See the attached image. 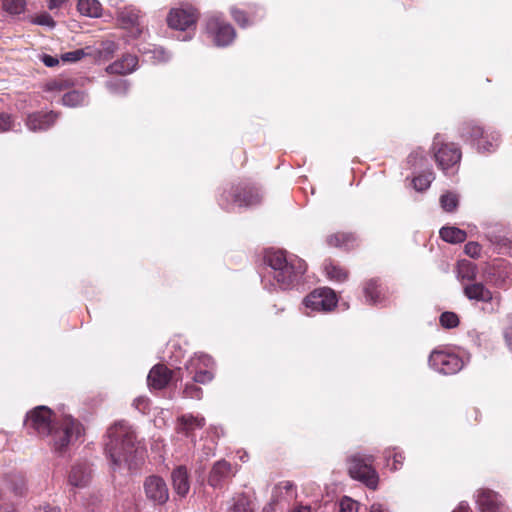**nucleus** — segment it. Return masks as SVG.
Listing matches in <instances>:
<instances>
[{"instance_id":"25","label":"nucleus","mask_w":512,"mask_h":512,"mask_svg":"<svg viewBox=\"0 0 512 512\" xmlns=\"http://www.w3.org/2000/svg\"><path fill=\"white\" fill-rule=\"evenodd\" d=\"M356 237L352 233H335L327 237V244L333 247L350 248L354 245Z\"/></svg>"},{"instance_id":"51","label":"nucleus","mask_w":512,"mask_h":512,"mask_svg":"<svg viewBox=\"0 0 512 512\" xmlns=\"http://www.w3.org/2000/svg\"><path fill=\"white\" fill-rule=\"evenodd\" d=\"M40 60L44 63L47 67H55L59 64L58 58L48 55V54H42L40 56Z\"/></svg>"},{"instance_id":"9","label":"nucleus","mask_w":512,"mask_h":512,"mask_svg":"<svg viewBox=\"0 0 512 512\" xmlns=\"http://www.w3.org/2000/svg\"><path fill=\"white\" fill-rule=\"evenodd\" d=\"M212 367L213 360L206 354L195 355L187 364V369L190 373H194V382L200 384L208 383L213 379Z\"/></svg>"},{"instance_id":"24","label":"nucleus","mask_w":512,"mask_h":512,"mask_svg":"<svg viewBox=\"0 0 512 512\" xmlns=\"http://www.w3.org/2000/svg\"><path fill=\"white\" fill-rule=\"evenodd\" d=\"M228 196L233 198V204L239 207H249L258 204L261 201V195L258 190L245 191L243 196L236 191L231 190Z\"/></svg>"},{"instance_id":"44","label":"nucleus","mask_w":512,"mask_h":512,"mask_svg":"<svg viewBox=\"0 0 512 512\" xmlns=\"http://www.w3.org/2000/svg\"><path fill=\"white\" fill-rule=\"evenodd\" d=\"M117 50V44L114 41L106 40L101 43L100 54L104 57L111 56Z\"/></svg>"},{"instance_id":"52","label":"nucleus","mask_w":512,"mask_h":512,"mask_svg":"<svg viewBox=\"0 0 512 512\" xmlns=\"http://www.w3.org/2000/svg\"><path fill=\"white\" fill-rule=\"evenodd\" d=\"M208 433L212 435L213 438H220L222 435H224V430L221 426L212 425L208 429Z\"/></svg>"},{"instance_id":"59","label":"nucleus","mask_w":512,"mask_h":512,"mask_svg":"<svg viewBox=\"0 0 512 512\" xmlns=\"http://www.w3.org/2000/svg\"><path fill=\"white\" fill-rule=\"evenodd\" d=\"M469 505L466 502H461L459 506L453 512H468Z\"/></svg>"},{"instance_id":"13","label":"nucleus","mask_w":512,"mask_h":512,"mask_svg":"<svg viewBox=\"0 0 512 512\" xmlns=\"http://www.w3.org/2000/svg\"><path fill=\"white\" fill-rule=\"evenodd\" d=\"M463 134L476 142L478 150L484 152H490L498 145V137L491 136V140H488V136L484 135L483 128L478 125H468Z\"/></svg>"},{"instance_id":"11","label":"nucleus","mask_w":512,"mask_h":512,"mask_svg":"<svg viewBox=\"0 0 512 512\" xmlns=\"http://www.w3.org/2000/svg\"><path fill=\"white\" fill-rule=\"evenodd\" d=\"M144 491L147 499L154 504L162 505L169 498L168 487L159 476H149L144 482Z\"/></svg>"},{"instance_id":"2","label":"nucleus","mask_w":512,"mask_h":512,"mask_svg":"<svg viewBox=\"0 0 512 512\" xmlns=\"http://www.w3.org/2000/svg\"><path fill=\"white\" fill-rule=\"evenodd\" d=\"M105 451L114 471H133L143 460V449L136 442L132 428L125 421L116 422L107 431Z\"/></svg>"},{"instance_id":"16","label":"nucleus","mask_w":512,"mask_h":512,"mask_svg":"<svg viewBox=\"0 0 512 512\" xmlns=\"http://www.w3.org/2000/svg\"><path fill=\"white\" fill-rule=\"evenodd\" d=\"M232 475L231 464L225 460H220L213 465L208 477V483L213 488H219Z\"/></svg>"},{"instance_id":"32","label":"nucleus","mask_w":512,"mask_h":512,"mask_svg":"<svg viewBox=\"0 0 512 512\" xmlns=\"http://www.w3.org/2000/svg\"><path fill=\"white\" fill-rule=\"evenodd\" d=\"M384 457L386 460V465L391 468V470H398L402 467L404 456L401 451H398L396 448L386 449L384 452Z\"/></svg>"},{"instance_id":"36","label":"nucleus","mask_w":512,"mask_h":512,"mask_svg":"<svg viewBox=\"0 0 512 512\" xmlns=\"http://www.w3.org/2000/svg\"><path fill=\"white\" fill-rule=\"evenodd\" d=\"M440 203L445 211L451 212L455 210L458 205V197L454 193H446L441 196Z\"/></svg>"},{"instance_id":"62","label":"nucleus","mask_w":512,"mask_h":512,"mask_svg":"<svg viewBox=\"0 0 512 512\" xmlns=\"http://www.w3.org/2000/svg\"><path fill=\"white\" fill-rule=\"evenodd\" d=\"M274 511V503H268L262 510V512H273Z\"/></svg>"},{"instance_id":"18","label":"nucleus","mask_w":512,"mask_h":512,"mask_svg":"<svg viewBox=\"0 0 512 512\" xmlns=\"http://www.w3.org/2000/svg\"><path fill=\"white\" fill-rule=\"evenodd\" d=\"M177 422V430L184 433L187 437L192 436L194 430L201 429L206 424L203 416H194L193 414H183L178 418Z\"/></svg>"},{"instance_id":"1","label":"nucleus","mask_w":512,"mask_h":512,"mask_svg":"<svg viewBox=\"0 0 512 512\" xmlns=\"http://www.w3.org/2000/svg\"><path fill=\"white\" fill-rule=\"evenodd\" d=\"M25 426L28 431L41 437L51 436L55 452L62 453L82 435V425L71 416H64L58 427L52 425V411L38 406L27 413Z\"/></svg>"},{"instance_id":"57","label":"nucleus","mask_w":512,"mask_h":512,"mask_svg":"<svg viewBox=\"0 0 512 512\" xmlns=\"http://www.w3.org/2000/svg\"><path fill=\"white\" fill-rule=\"evenodd\" d=\"M291 512H311V508L308 505H297L291 510Z\"/></svg>"},{"instance_id":"49","label":"nucleus","mask_w":512,"mask_h":512,"mask_svg":"<svg viewBox=\"0 0 512 512\" xmlns=\"http://www.w3.org/2000/svg\"><path fill=\"white\" fill-rule=\"evenodd\" d=\"M12 127L11 116L5 113H0V132H6Z\"/></svg>"},{"instance_id":"30","label":"nucleus","mask_w":512,"mask_h":512,"mask_svg":"<svg viewBox=\"0 0 512 512\" xmlns=\"http://www.w3.org/2000/svg\"><path fill=\"white\" fill-rule=\"evenodd\" d=\"M326 276L335 282H344L348 278V273L342 267L335 265L332 262H326L324 265Z\"/></svg>"},{"instance_id":"14","label":"nucleus","mask_w":512,"mask_h":512,"mask_svg":"<svg viewBox=\"0 0 512 512\" xmlns=\"http://www.w3.org/2000/svg\"><path fill=\"white\" fill-rule=\"evenodd\" d=\"M476 504L480 512H500V496L492 490L481 489L476 495Z\"/></svg>"},{"instance_id":"7","label":"nucleus","mask_w":512,"mask_h":512,"mask_svg":"<svg viewBox=\"0 0 512 512\" xmlns=\"http://www.w3.org/2000/svg\"><path fill=\"white\" fill-rule=\"evenodd\" d=\"M338 299L330 288H319L304 298V306L311 312H329L337 305Z\"/></svg>"},{"instance_id":"55","label":"nucleus","mask_w":512,"mask_h":512,"mask_svg":"<svg viewBox=\"0 0 512 512\" xmlns=\"http://www.w3.org/2000/svg\"><path fill=\"white\" fill-rule=\"evenodd\" d=\"M277 488L288 492L294 488V484L291 481H282L277 485Z\"/></svg>"},{"instance_id":"60","label":"nucleus","mask_w":512,"mask_h":512,"mask_svg":"<svg viewBox=\"0 0 512 512\" xmlns=\"http://www.w3.org/2000/svg\"><path fill=\"white\" fill-rule=\"evenodd\" d=\"M220 205L225 208V209H229L230 208V203L228 201V196H226V194L224 193V195H222V198L220 200Z\"/></svg>"},{"instance_id":"19","label":"nucleus","mask_w":512,"mask_h":512,"mask_svg":"<svg viewBox=\"0 0 512 512\" xmlns=\"http://www.w3.org/2000/svg\"><path fill=\"white\" fill-rule=\"evenodd\" d=\"M171 380V371L164 365L157 364L149 372L148 385L154 389H163Z\"/></svg>"},{"instance_id":"38","label":"nucleus","mask_w":512,"mask_h":512,"mask_svg":"<svg viewBox=\"0 0 512 512\" xmlns=\"http://www.w3.org/2000/svg\"><path fill=\"white\" fill-rule=\"evenodd\" d=\"M107 89L114 94H125L128 91V83L126 80L117 79L106 83Z\"/></svg>"},{"instance_id":"56","label":"nucleus","mask_w":512,"mask_h":512,"mask_svg":"<svg viewBox=\"0 0 512 512\" xmlns=\"http://www.w3.org/2000/svg\"><path fill=\"white\" fill-rule=\"evenodd\" d=\"M370 512H388L382 504L374 503L371 505Z\"/></svg>"},{"instance_id":"20","label":"nucleus","mask_w":512,"mask_h":512,"mask_svg":"<svg viewBox=\"0 0 512 512\" xmlns=\"http://www.w3.org/2000/svg\"><path fill=\"white\" fill-rule=\"evenodd\" d=\"M138 59L134 55H125L122 59L117 60L107 67L109 73L129 74L136 69Z\"/></svg>"},{"instance_id":"61","label":"nucleus","mask_w":512,"mask_h":512,"mask_svg":"<svg viewBox=\"0 0 512 512\" xmlns=\"http://www.w3.org/2000/svg\"><path fill=\"white\" fill-rule=\"evenodd\" d=\"M215 445H216V443L214 442L211 447L207 448V451H204V454H205L206 458H209L210 456L214 455Z\"/></svg>"},{"instance_id":"33","label":"nucleus","mask_w":512,"mask_h":512,"mask_svg":"<svg viewBox=\"0 0 512 512\" xmlns=\"http://www.w3.org/2000/svg\"><path fill=\"white\" fill-rule=\"evenodd\" d=\"M227 512H254V510L248 497L241 494L234 498L233 505Z\"/></svg>"},{"instance_id":"3","label":"nucleus","mask_w":512,"mask_h":512,"mask_svg":"<svg viewBox=\"0 0 512 512\" xmlns=\"http://www.w3.org/2000/svg\"><path fill=\"white\" fill-rule=\"evenodd\" d=\"M265 262L271 270L269 274L282 289L288 288L298 275L306 271V264L302 259L296 256L288 258L281 250L266 251Z\"/></svg>"},{"instance_id":"23","label":"nucleus","mask_w":512,"mask_h":512,"mask_svg":"<svg viewBox=\"0 0 512 512\" xmlns=\"http://www.w3.org/2000/svg\"><path fill=\"white\" fill-rule=\"evenodd\" d=\"M172 482L175 492L180 496H186L190 489L188 473L185 467L180 466L172 473Z\"/></svg>"},{"instance_id":"64","label":"nucleus","mask_w":512,"mask_h":512,"mask_svg":"<svg viewBox=\"0 0 512 512\" xmlns=\"http://www.w3.org/2000/svg\"><path fill=\"white\" fill-rule=\"evenodd\" d=\"M129 512H137V511H136L135 509H133V510H131V511H129Z\"/></svg>"},{"instance_id":"47","label":"nucleus","mask_w":512,"mask_h":512,"mask_svg":"<svg viewBox=\"0 0 512 512\" xmlns=\"http://www.w3.org/2000/svg\"><path fill=\"white\" fill-rule=\"evenodd\" d=\"M66 87V81L55 79L46 84L47 91H62Z\"/></svg>"},{"instance_id":"42","label":"nucleus","mask_w":512,"mask_h":512,"mask_svg":"<svg viewBox=\"0 0 512 512\" xmlns=\"http://www.w3.org/2000/svg\"><path fill=\"white\" fill-rule=\"evenodd\" d=\"M339 512H358V503L349 497H344L340 501Z\"/></svg>"},{"instance_id":"4","label":"nucleus","mask_w":512,"mask_h":512,"mask_svg":"<svg viewBox=\"0 0 512 512\" xmlns=\"http://www.w3.org/2000/svg\"><path fill=\"white\" fill-rule=\"evenodd\" d=\"M374 460L373 455H362L360 453L351 455L348 459L350 476L373 490L377 488L379 482V475L372 466Z\"/></svg>"},{"instance_id":"40","label":"nucleus","mask_w":512,"mask_h":512,"mask_svg":"<svg viewBox=\"0 0 512 512\" xmlns=\"http://www.w3.org/2000/svg\"><path fill=\"white\" fill-rule=\"evenodd\" d=\"M183 395L186 398L191 399H201L202 397V389L196 386L194 383L186 384Z\"/></svg>"},{"instance_id":"10","label":"nucleus","mask_w":512,"mask_h":512,"mask_svg":"<svg viewBox=\"0 0 512 512\" xmlns=\"http://www.w3.org/2000/svg\"><path fill=\"white\" fill-rule=\"evenodd\" d=\"M197 20V13L193 7L172 9L167 17L170 28L176 30H188L194 26Z\"/></svg>"},{"instance_id":"31","label":"nucleus","mask_w":512,"mask_h":512,"mask_svg":"<svg viewBox=\"0 0 512 512\" xmlns=\"http://www.w3.org/2000/svg\"><path fill=\"white\" fill-rule=\"evenodd\" d=\"M62 103L68 107H77L87 103V95L84 92L73 90L62 97Z\"/></svg>"},{"instance_id":"35","label":"nucleus","mask_w":512,"mask_h":512,"mask_svg":"<svg viewBox=\"0 0 512 512\" xmlns=\"http://www.w3.org/2000/svg\"><path fill=\"white\" fill-rule=\"evenodd\" d=\"M25 5V0H3V9L10 14L22 13Z\"/></svg>"},{"instance_id":"8","label":"nucleus","mask_w":512,"mask_h":512,"mask_svg":"<svg viewBox=\"0 0 512 512\" xmlns=\"http://www.w3.org/2000/svg\"><path fill=\"white\" fill-rule=\"evenodd\" d=\"M430 367L445 375L459 372L463 368V360L456 354L443 350H434L429 356Z\"/></svg>"},{"instance_id":"41","label":"nucleus","mask_w":512,"mask_h":512,"mask_svg":"<svg viewBox=\"0 0 512 512\" xmlns=\"http://www.w3.org/2000/svg\"><path fill=\"white\" fill-rule=\"evenodd\" d=\"M84 56H86V53L83 49H76L74 51L62 54L61 59L64 62H77L81 60Z\"/></svg>"},{"instance_id":"5","label":"nucleus","mask_w":512,"mask_h":512,"mask_svg":"<svg viewBox=\"0 0 512 512\" xmlns=\"http://www.w3.org/2000/svg\"><path fill=\"white\" fill-rule=\"evenodd\" d=\"M433 149L436 150L434 156L439 168L447 175L454 174L461 159L459 148L453 143H443L441 137L437 135L433 141Z\"/></svg>"},{"instance_id":"54","label":"nucleus","mask_w":512,"mask_h":512,"mask_svg":"<svg viewBox=\"0 0 512 512\" xmlns=\"http://www.w3.org/2000/svg\"><path fill=\"white\" fill-rule=\"evenodd\" d=\"M37 512H60V509L56 506H51L49 504L40 506Z\"/></svg>"},{"instance_id":"6","label":"nucleus","mask_w":512,"mask_h":512,"mask_svg":"<svg viewBox=\"0 0 512 512\" xmlns=\"http://www.w3.org/2000/svg\"><path fill=\"white\" fill-rule=\"evenodd\" d=\"M206 31L218 47L230 45L236 36L234 28L217 15L211 16L207 20Z\"/></svg>"},{"instance_id":"50","label":"nucleus","mask_w":512,"mask_h":512,"mask_svg":"<svg viewBox=\"0 0 512 512\" xmlns=\"http://www.w3.org/2000/svg\"><path fill=\"white\" fill-rule=\"evenodd\" d=\"M133 405L137 410H139L142 413H145L148 408L149 401L146 397H138L134 400Z\"/></svg>"},{"instance_id":"28","label":"nucleus","mask_w":512,"mask_h":512,"mask_svg":"<svg viewBox=\"0 0 512 512\" xmlns=\"http://www.w3.org/2000/svg\"><path fill=\"white\" fill-rule=\"evenodd\" d=\"M364 295L369 304H378L383 301L380 286L376 280H369L364 286Z\"/></svg>"},{"instance_id":"37","label":"nucleus","mask_w":512,"mask_h":512,"mask_svg":"<svg viewBox=\"0 0 512 512\" xmlns=\"http://www.w3.org/2000/svg\"><path fill=\"white\" fill-rule=\"evenodd\" d=\"M440 324L447 329L455 328L459 324V318L454 312H444L440 316Z\"/></svg>"},{"instance_id":"34","label":"nucleus","mask_w":512,"mask_h":512,"mask_svg":"<svg viewBox=\"0 0 512 512\" xmlns=\"http://www.w3.org/2000/svg\"><path fill=\"white\" fill-rule=\"evenodd\" d=\"M433 179H434V175L432 172H428L426 174L416 176L413 179V186L417 191H424L427 188H429Z\"/></svg>"},{"instance_id":"22","label":"nucleus","mask_w":512,"mask_h":512,"mask_svg":"<svg viewBox=\"0 0 512 512\" xmlns=\"http://www.w3.org/2000/svg\"><path fill=\"white\" fill-rule=\"evenodd\" d=\"M464 294L470 300L489 302L492 300V293L482 283H472L464 287Z\"/></svg>"},{"instance_id":"39","label":"nucleus","mask_w":512,"mask_h":512,"mask_svg":"<svg viewBox=\"0 0 512 512\" xmlns=\"http://www.w3.org/2000/svg\"><path fill=\"white\" fill-rule=\"evenodd\" d=\"M150 59H154L157 62H166L170 59V54L162 47H155L147 52Z\"/></svg>"},{"instance_id":"48","label":"nucleus","mask_w":512,"mask_h":512,"mask_svg":"<svg viewBox=\"0 0 512 512\" xmlns=\"http://www.w3.org/2000/svg\"><path fill=\"white\" fill-rule=\"evenodd\" d=\"M231 14H232V17L233 19L242 27H245L248 25V21L247 19L245 18V15H244V12L239 10V9H236V8H232L231 9Z\"/></svg>"},{"instance_id":"12","label":"nucleus","mask_w":512,"mask_h":512,"mask_svg":"<svg viewBox=\"0 0 512 512\" xmlns=\"http://www.w3.org/2000/svg\"><path fill=\"white\" fill-rule=\"evenodd\" d=\"M92 479V469L87 462L75 463L68 473V484L73 488L83 489Z\"/></svg>"},{"instance_id":"63","label":"nucleus","mask_w":512,"mask_h":512,"mask_svg":"<svg viewBox=\"0 0 512 512\" xmlns=\"http://www.w3.org/2000/svg\"><path fill=\"white\" fill-rule=\"evenodd\" d=\"M111 5H117L119 0H109Z\"/></svg>"},{"instance_id":"58","label":"nucleus","mask_w":512,"mask_h":512,"mask_svg":"<svg viewBox=\"0 0 512 512\" xmlns=\"http://www.w3.org/2000/svg\"><path fill=\"white\" fill-rule=\"evenodd\" d=\"M65 0H49L48 8L50 10H53L55 8H58L61 6L62 3H64Z\"/></svg>"},{"instance_id":"46","label":"nucleus","mask_w":512,"mask_h":512,"mask_svg":"<svg viewBox=\"0 0 512 512\" xmlns=\"http://www.w3.org/2000/svg\"><path fill=\"white\" fill-rule=\"evenodd\" d=\"M425 160L422 150L412 152L408 157V163L412 166H422V162Z\"/></svg>"},{"instance_id":"43","label":"nucleus","mask_w":512,"mask_h":512,"mask_svg":"<svg viewBox=\"0 0 512 512\" xmlns=\"http://www.w3.org/2000/svg\"><path fill=\"white\" fill-rule=\"evenodd\" d=\"M33 23L49 28H54L56 23L48 13H42L34 18Z\"/></svg>"},{"instance_id":"29","label":"nucleus","mask_w":512,"mask_h":512,"mask_svg":"<svg viewBox=\"0 0 512 512\" xmlns=\"http://www.w3.org/2000/svg\"><path fill=\"white\" fill-rule=\"evenodd\" d=\"M477 275L476 265L469 260H460L457 264V276L461 280H474Z\"/></svg>"},{"instance_id":"15","label":"nucleus","mask_w":512,"mask_h":512,"mask_svg":"<svg viewBox=\"0 0 512 512\" xmlns=\"http://www.w3.org/2000/svg\"><path fill=\"white\" fill-rule=\"evenodd\" d=\"M139 11L133 7H125L118 13V20L124 29H130L133 37L142 32L139 23Z\"/></svg>"},{"instance_id":"53","label":"nucleus","mask_w":512,"mask_h":512,"mask_svg":"<svg viewBox=\"0 0 512 512\" xmlns=\"http://www.w3.org/2000/svg\"><path fill=\"white\" fill-rule=\"evenodd\" d=\"M504 338L507 346L512 350V327H508L505 329Z\"/></svg>"},{"instance_id":"21","label":"nucleus","mask_w":512,"mask_h":512,"mask_svg":"<svg viewBox=\"0 0 512 512\" xmlns=\"http://www.w3.org/2000/svg\"><path fill=\"white\" fill-rule=\"evenodd\" d=\"M487 238L493 244H495L500 253L509 254L512 257V238L506 237V235L501 234V231H498L496 227L490 228L486 233Z\"/></svg>"},{"instance_id":"27","label":"nucleus","mask_w":512,"mask_h":512,"mask_svg":"<svg viewBox=\"0 0 512 512\" xmlns=\"http://www.w3.org/2000/svg\"><path fill=\"white\" fill-rule=\"evenodd\" d=\"M440 237L452 244L461 243L466 240L467 234L464 230L457 227H442L440 229Z\"/></svg>"},{"instance_id":"17","label":"nucleus","mask_w":512,"mask_h":512,"mask_svg":"<svg viewBox=\"0 0 512 512\" xmlns=\"http://www.w3.org/2000/svg\"><path fill=\"white\" fill-rule=\"evenodd\" d=\"M57 115L49 113H33L27 117L26 125L29 130L37 132L47 130L56 121Z\"/></svg>"},{"instance_id":"26","label":"nucleus","mask_w":512,"mask_h":512,"mask_svg":"<svg viewBox=\"0 0 512 512\" xmlns=\"http://www.w3.org/2000/svg\"><path fill=\"white\" fill-rule=\"evenodd\" d=\"M78 11L87 17L97 18L101 15V4L98 0H79Z\"/></svg>"},{"instance_id":"45","label":"nucleus","mask_w":512,"mask_h":512,"mask_svg":"<svg viewBox=\"0 0 512 512\" xmlns=\"http://www.w3.org/2000/svg\"><path fill=\"white\" fill-rule=\"evenodd\" d=\"M465 253L472 257L477 258L481 253V246L477 242H468L464 248Z\"/></svg>"}]
</instances>
